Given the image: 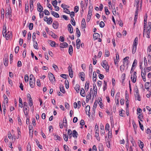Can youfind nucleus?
<instances>
[{"label": "nucleus", "mask_w": 151, "mask_h": 151, "mask_svg": "<svg viewBox=\"0 0 151 151\" xmlns=\"http://www.w3.org/2000/svg\"><path fill=\"white\" fill-rule=\"evenodd\" d=\"M12 9L11 7L9 6L7 9H6L5 17L6 18L11 19L12 17Z\"/></svg>", "instance_id": "1"}, {"label": "nucleus", "mask_w": 151, "mask_h": 151, "mask_svg": "<svg viewBox=\"0 0 151 151\" xmlns=\"http://www.w3.org/2000/svg\"><path fill=\"white\" fill-rule=\"evenodd\" d=\"M101 64L102 67L106 69V71L108 72L109 69V66L108 65L106 61L105 60H104L101 62Z\"/></svg>", "instance_id": "2"}, {"label": "nucleus", "mask_w": 151, "mask_h": 151, "mask_svg": "<svg viewBox=\"0 0 151 151\" xmlns=\"http://www.w3.org/2000/svg\"><path fill=\"white\" fill-rule=\"evenodd\" d=\"M44 20L48 24H51L52 22V18L50 17L48 18L47 16L44 17Z\"/></svg>", "instance_id": "3"}, {"label": "nucleus", "mask_w": 151, "mask_h": 151, "mask_svg": "<svg viewBox=\"0 0 151 151\" xmlns=\"http://www.w3.org/2000/svg\"><path fill=\"white\" fill-rule=\"evenodd\" d=\"M48 77L50 81L52 82H54L55 81V79L54 76L53 74L51 73H48Z\"/></svg>", "instance_id": "4"}, {"label": "nucleus", "mask_w": 151, "mask_h": 151, "mask_svg": "<svg viewBox=\"0 0 151 151\" xmlns=\"http://www.w3.org/2000/svg\"><path fill=\"white\" fill-rule=\"evenodd\" d=\"M137 73L136 72H134L132 75L131 76V79L133 83H135L136 81L137 76Z\"/></svg>", "instance_id": "5"}, {"label": "nucleus", "mask_w": 151, "mask_h": 151, "mask_svg": "<svg viewBox=\"0 0 151 151\" xmlns=\"http://www.w3.org/2000/svg\"><path fill=\"white\" fill-rule=\"evenodd\" d=\"M68 70L69 72V75L70 78H72L73 77V71L72 70V67L70 66L68 67Z\"/></svg>", "instance_id": "6"}, {"label": "nucleus", "mask_w": 151, "mask_h": 151, "mask_svg": "<svg viewBox=\"0 0 151 151\" xmlns=\"http://www.w3.org/2000/svg\"><path fill=\"white\" fill-rule=\"evenodd\" d=\"M37 10L38 12H41L42 11L43 7L39 2L37 3Z\"/></svg>", "instance_id": "7"}, {"label": "nucleus", "mask_w": 151, "mask_h": 151, "mask_svg": "<svg viewBox=\"0 0 151 151\" xmlns=\"http://www.w3.org/2000/svg\"><path fill=\"white\" fill-rule=\"evenodd\" d=\"M81 44V40L79 39H77L76 40V48L79 49L80 48V44Z\"/></svg>", "instance_id": "8"}, {"label": "nucleus", "mask_w": 151, "mask_h": 151, "mask_svg": "<svg viewBox=\"0 0 151 151\" xmlns=\"http://www.w3.org/2000/svg\"><path fill=\"white\" fill-rule=\"evenodd\" d=\"M52 27L55 29H57L58 27V23L57 21H54L52 24Z\"/></svg>", "instance_id": "9"}, {"label": "nucleus", "mask_w": 151, "mask_h": 151, "mask_svg": "<svg viewBox=\"0 0 151 151\" xmlns=\"http://www.w3.org/2000/svg\"><path fill=\"white\" fill-rule=\"evenodd\" d=\"M68 30L70 33H72L73 32V29L70 24H69L68 25Z\"/></svg>", "instance_id": "10"}, {"label": "nucleus", "mask_w": 151, "mask_h": 151, "mask_svg": "<svg viewBox=\"0 0 151 151\" xmlns=\"http://www.w3.org/2000/svg\"><path fill=\"white\" fill-rule=\"evenodd\" d=\"M79 76L81 77V79L82 81H84L85 74L84 72H80L79 74Z\"/></svg>", "instance_id": "11"}, {"label": "nucleus", "mask_w": 151, "mask_h": 151, "mask_svg": "<svg viewBox=\"0 0 151 151\" xmlns=\"http://www.w3.org/2000/svg\"><path fill=\"white\" fill-rule=\"evenodd\" d=\"M6 24H4V25L3 27V36L4 37V35H5V34H6L7 33H6Z\"/></svg>", "instance_id": "12"}, {"label": "nucleus", "mask_w": 151, "mask_h": 151, "mask_svg": "<svg viewBox=\"0 0 151 151\" xmlns=\"http://www.w3.org/2000/svg\"><path fill=\"white\" fill-rule=\"evenodd\" d=\"M81 26L83 28H86V22L85 21V19L84 18H83L81 21Z\"/></svg>", "instance_id": "13"}, {"label": "nucleus", "mask_w": 151, "mask_h": 151, "mask_svg": "<svg viewBox=\"0 0 151 151\" xmlns=\"http://www.w3.org/2000/svg\"><path fill=\"white\" fill-rule=\"evenodd\" d=\"M68 45V44L65 42H63L61 43L60 45V48H63L64 47H67Z\"/></svg>", "instance_id": "14"}, {"label": "nucleus", "mask_w": 151, "mask_h": 151, "mask_svg": "<svg viewBox=\"0 0 151 151\" xmlns=\"http://www.w3.org/2000/svg\"><path fill=\"white\" fill-rule=\"evenodd\" d=\"M85 109L86 114L90 116V115L89 114V111L90 110V106L89 105L87 106L86 107Z\"/></svg>", "instance_id": "15"}, {"label": "nucleus", "mask_w": 151, "mask_h": 151, "mask_svg": "<svg viewBox=\"0 0 151 151\" xmlns=\"http://www.w3.org/2000/svg\"><path fill=\"white\" fill-rule=\"evenodd\" d=\"M35 80H30L29 82V85L32 88H34L35 85Z\"/></svg>", "instance_id": "16"}, {"label": "nucleus", "mask_w": 151, "mask_h": 151, "mask_svg": "<svg viewBox=\"0 0 151 151\" xmlns=\"http://www.w3.org/2000/svg\"><path fill=\"white\" fill-rule=\"evenodd\" d=\"M81 95L83 97H85L86 96V94L85 91L83 88H81L80 92Z\"/></svg>", "instance_id": "17"}, {"label": "nucleus", "mask_w": 151, "mask_h": 151, "mask_svg": "<svg viewBox=\"0 0 151 151\" xmlns=\"http://www.w3.org/2000/svg\"><path fill=\"white\" fill-rule=\"evenodd\" d=\"M73 48L71 45H70L69 46L68 52L70 55H72L73 54Z\"/></svg>", "instance_id": "18"}, {"label": "nucleus", "mask_w": 151, "mask_h": 151, "mask_svg": "<svg viewBox=\"0 0 151 151\" xmlns=\"http://www.w3.org/2000/svg\"><path fill=\"white\" fill-rule=\"evenodd\" d=\"M150 31L151 30H150L149 29H148V30L147 29L146 31L145 30V34L147 37L148 38H150Z\"/></svg>", "instance_id": "19"}, {"label": "nucleus", "mask_w": 151, "mask_h": 151, "mask_svg": "<svg viewBox=\"0 0 151 151\" xmlns=\"http://www.w3.org/2000/svg\"><path fill=\"white\" fill-rule=\"evenodd\" d=\"M130 142H131L132 144V146H134L136 145L135 141L134 140V139L132 136H130Z\"/></svg>", "instance_id": "20"}, {"label": "nucleus", "mask_w": 151, "mask_h": 151, "mask_svg": "<svg viewBox=\"0 0 151 151\" xmlns=\"http://www.w3.org/2000/svg\"><path fill=\"white\" fill-rule=\"evenodd\" d=\"M51 12L52 14L56 18H58L59 17V15L57 13L53 11H52Z\"/></svg>", "instance_id": "21"}, {"label": "nucleus", "mask_w": 151, "mask_h": 151, "mask_svg": "<svg viewBox=\"0 0 151 151\" xmlns=\"http://www.w3.org/2000/svg\"><path fill=\"white\" fill-rule=\"evenodd\" d=\"M27 107H26V108H23L24 113L26 117H27V116L28 114V110H27Z\"/></svg>", "instance_id": "22"}, {"label": "nucleus", "mask_w": 151, "mask_h": 151, "mask_svg": "<svg viewBox=\"0 0 151 151\" xmlns=\"http://www.w3.org/2000/svg\"><path fill=\"white\" fill-rule=\"evenodd\" d=\"M100 37V35L99 34L97 33H95L93 34V38L95 40L97 39L98 38Z\"/></svg>", "instance_id": "23"}, {"label": "nucleus", "mask_w": 151, "mask_h": 151, "mask_svg": "<svg viewBox=\"0 0 151 151\" xmlns=\"http://www.w3.org/2000/svg\"><path fill=\"white\" fill-rule=\"evenodd\" d=\"M125 78V73H123L122 75L121 78V81L122 83H124V81Z\"/></svg>", "instance_id": "24"}, {"label": "nucleus", "mask_w": 151, "mask_h": 151, "mask_svg": "<svg viewBox=\"0 0 151 151\" xmlns=\"http://www.w3.org/2000/svg\"><path fill=\"white\" fill-rule=\"evenodd\" d=\"M12 33L10 32V34H9V32H8L6 34L4 35V37H6V40H8L10 38V35H12Z\"/></svg>", "instance_id": "25"}, {"label": "nucleus", "mask_w": 151, "mask_h": 151, "mask_svg": "<svg viewBox=\"0 0 151 151\" xmlns=\"http://www.w3.org/2000/svg\"><path fill=\"white\" fill-rule=\"evenodd\" d=\"M92 7L89 6V11L88 12V15L90 16H91L92 12Z\"/></svg>", "instance_id": "26"}, {"label": "nucleus", "mask_w": 151, "mask_h": 151, "mask_svg": "<svg viewBox=\"0 0 151 151\" xmlns=\"http://www.w3.org/2000/svg\"><path fill=\"white\" fill-rule=\"evenodd\" d=\"M138 43V39L137 37H136L133 42V45L136 46H137Z\"/></svg>", "instance_id": "27"}, {"label": "nucleus", "mask_w": 151, "mask_h": 151, "mask_svg": "<svg viewBox=\"0 0 151 151\" xmlns=\"http://www.w3.org/2000/svg\"><path fill=\"white\" fill-rule=\"evenodd\" d=\"M77 132L75 130L73 131V137L77 138L78 136Z\"/></svg>", "instance_id": "28"}, {"label": "nucleus", "mask_w": 151, "mask_h": 151, "mask_svg": "<svg viewBox=\"0 0 151 151\" xmlns=\"http://www.w3.org/2000/svg\"><path fill=\"white\" fill-rule=\"evenodd\" d=\"M98 148L99 151H103V146L101 143L99 144Z\"/></svg>", "instance_id": "29"}, {"label": "nucleus", "mask_w": 151, "mask_h": 151, "mask_svg": "<svg viewBox=\"0 0 151 151\" xmlns=\"http://www.w3.org/2000/svg\"><path fill=\"white\" fill-rule=\"evenodd\" d=\"M96 73L95 72H94L93 74V82H95L96 81Z\"/></svg>", "instance_id": "30"}, {"label": "nucleus", "mask_w": 151, "mask_h": 151, "mask_svg": "<svg viewBox=\"0 0 151 151\" xmlns=\"http://www.w3.org/2000/svg\"><path fill=\"white\" fill-rule=\"evenodd\" d=\"M150 83L149 82H147L145 83V88L147 89V90H148V89H149V87H150Z\"/></svg>", "instance_id": "31"}, {"label": "nucleus", "mask_w": 151, "mask_h": 151, "mask_svg": "<svg viewBox=\"0 0 151 151\" xmlns=\"http://www.w3.org/2000/svg\"><path fill=\"white\" fill-rule=\"evenodd\" d=\"M79 85L78 84H76L75 87V89L77 93H78L79 91Z\"/></svg>", "instance_id": "32"}, {"label": "nucleus", "mask_w": 151, "mask_h": 151, "mask_svg": "<svg viewBox=\"0 0 151 151\" xmlns=\"http://www.w3.org/2000/svg\"><path fill=\"white\" fill-rule=\"evenodd\" d=\"M89 87V83L86 82L85 84V89L87 91H88Z\"/></svg>", "instance_id": "33"}, {"label": "nucleus", "mask_w": 151, "mask_h": 151, "mask_svg": "<svg viewBox=\"0 0 151 151\" xmlns=\"http://www.w3.org/2000/svg\"><path fill=\"white\" fill-rule=\"evenodd\" d=\"M76 34L77 35V37H79L81 35V33L79 29L78 28H76Z\"/></svg>", "instance_id": "34"}, {"label": "nucleus", "mask_w": 151, "mask_h": 151, "mask_svg": "<svg viewBox=\"0 0 151 151\" xmlns=\"http://www.w3.org/2000/svg\"><path fill=\"white\" fill-rule=\"evenodd\" d=\"M137 46L133 45L132 46V54H134L135 53L136 50Z\"/></svg>", "instance_id": "35"}, {"label": "nucleus", "mask_w": 151, "mask_h": 151, "mask_svg": "<svg viewBox=\"0 0 151 151\" xmlns=\"http://www.w3.org/2000/svg\"><path fill=\"white\" fill-rule=\"evenodd\" d=\"M95 137H96V139L99 141H100V139L99 137V132H95Z\"/></svg>", "instance_id": "36"}, {"label": "nucleus", "mask_w": 151, "mask_h": 151, "mask_svg": "<svg viewBox=\"0 0 151 151\" xmlns=\"http://www.w3.org/2000/svg\"><path fill=\"white\" fill-rule=\"evenodd\" d=\"M58 3V1L56 0H55L52 1V4L54 6H57Z\"/></svg>", "instance_id": "37"}, {"label": "nucleus", "mask_w": 151, "mask_h": 151, "mask_svg": "<svg viewBox=\"0 0 151 151\" xmlns=\"http://www.w3.org/2000/svg\"><path fill=\"white\" fill-rule=\"evenodd\" d=\"M63 137L65 141L66 142L68 141V137L66 134H63Z\"/></svg>", "instance_id": "38"}, {"label": "nucleus", "mask_w": 151, "mask_h": 151, "mask_svg": "<svg viewBox=\"0 0 151 151\" xmlns=\"http://www.w3.org/2000/svg\"><path fill=\"white\" fill-rule=\"evenodd\" d=\"M60 91L63 93H65V91L64 89V87L63 86H60Z\"/></svg>", "instance_id": "39"}, {"label": "nucleus", "mask_w": 151, "mask_h": 151, "mask_svg": "<svg viewBox=\"0 0 151 151\" xmlns=\"http://www.w3.org/2000/svg\"><path fill=\"white\" fill-rule=\"evenodd\" d=\"M124 113L125 111L123 110H122L119 111V115L121 116L124 117Z\"/></svg>", "instance_id": "40"}, {"label": "nucleus", "mask_w": 151, "mask_h": 151, "mask_svg": "<svg viewBox=\"0 0 151 151\" xmlns=\"http://www.w3.org/2000/svg\"><path fill=\"white\" fill-rule=\"evenodd\" d=\"M50 45L52 47H55V43L54 41H53L51 40H50Z\"/></svg>", "instance_id": "41"}, {"label": "nucleus", "mask_w": 151, "mask_h": 151, "mask_svg": "<svg viewBox=\"0 0 151 151\" xmlns=\"http://www.w3.org/2000/svg\"><path fill=\"white\" fill-rule=\"evenodd\" d=\"M139 141L140 143L139 144V145L140 147V148L141 149H142L143 148L144 146L143 143L140 140Z\"/></svg>", "instance_id": "42"}, {"label": "nucleus", "mask_w": 151, "mask_h": 151, "mask_svg": "<svg viewBox=\"0 0 151 151\" xmlns=\"http://www.w3.org/2000/svg\"><path fill=\"white\" fill-rule=\"evenodd\" d=\"M33 46L34 48L36 49H38L39 48L38 46V44L37 42H35V43H34Z\"/></svg>", "instance_id": "43"}, {"label": "nucleus", "mask_w": 151, "mask_h": 151, "mask_svg": "<svg viewBox=\"0 0 151 151\" xmlns=\"http://www.w3.org/2000/svg\"><path fill=\"white\" fill-rule=\"evenodd\" d=\"M25 11L27 12L29 11V4L28 3H26L25 6Z\"/></svg>", "instance_id": "44"}, {"label": "nucleus", "mask_w": 151, "mask_h": 151, "mask_svg": "<svg viewBox=\"0 0 151 151\" xmlns=\"http://www.w3.org/2000/svg\"><path fill=\"white\" fill-rule=\"evenodd\" d=\"M52 67L53 68L55 69V70L56 71H57L59 70L58 68L56 65L53 64L52 65Z\"/></svg>", "instance_id": "45"}, {"label": "nucleus", "mask_w": 151, "mask_h": 151, "mask_svg": "<svg viewBox=\"0 0 151 151\" xmlns=\"http://www.w3.org/2000/svg\"><path fill=\"white\" fill-rule=\"evenodd\" d=\"M147 22H144V30H143V37L145 35V29L146 28V26L147 24Z\"/></svg>", "instance_id": "46"}, {"label": "nucleus", "mask_w": 151, "mask_h": 151, "mask_svg": "<svg viewBox=\"0 0 151 151\" xmlns=\"http://www.w3.org/2000/svg\"><path fill=\"white\" fill-rule=\"evenodd\" d=\"M63 121L64 124V125H66L67 124V122L66 119L65 117L63 118Z\"/></svg>", "instance_id": "47"}, {"label": "nucleus", "mask_w": 151, "mask_h": 151, "mask_svg": "<svg viewBox=\"0 0 151 151\" xmlns=\"http://www.w3.org/2000/svg\"><path fill=\"white\" fill-rule=\"evenodd\" d=\"M44 13L45 15H49L50 14L49 12L47 9L44 10Z\"/></svg>", "instance_id": "48"}, {"label": "nucleus", "mask_w": 151, "mask_h": 151, "mask_svg": "<svg viewBox=\"0 0 151 151\" xmlns=\"http://www.w3.org/2000/svg\"><path fill=\"white\" fill-rule=\"evenodd\" d=\"M139 0H135V4L136 5V7L138 8L139 5Z\"/></svg>", "instance_id": "49"}, {"label": "nucleus", "mask_w": 151, "mask_h": 151, "mask_svg": "<svg viewBox=\"0 0 151 151\" xmlns=\"http://www.w3.org/2000/svg\"><path fill=\"white\" fill-rule=\"evenodd\" d=\"M144 65L145 67L147 66V60H146V58L145 57L144 58Z\"/></svg>", "instance_id": "50"}, {"label": "nucleus", "mask_w": 151, "mask_h": 151, "mask_svg": "<svg viewBox=\"0 0 151 151\" xmlns=\"http://www.w3.org/2000/svg\"><path fill=\"white\" fill-rule=\"evenodd\" d=\"M95 132H99V127L97 124H96L95 126Z\"/></svg>", "instance_id": "51"}, {"label": "nucleus", "mask_w": 151, "mask_h": 151, "mask_svg": "<svg viewBox=\"0 0 151 151\" xmlns=\"http://www.w3.org/2000/svg\"><path fill=\"white\" fill-rule=\"evenodd\" d=\"M109 126L108 123L106 124V127H105V129L106 130V131H109Z\"/></svg>", "instance_id": "52"}, {"label": "nucleus", "mask_w": 151, "mask_h": 151, "mask_svg": "<svg viewBox=\"0 0 151 151\" xmlns=\"http://www.w3.org/2000/svg\"><path fill=\"white\" fill-rule=\"evenodd\" d=\"M52 35L51 36L54 38H57L58 36L54 33L52 32H51Z\"/></svg>", "instance_id": "53"}, {"label": "nucleus", "mask_w": 151, "mask_h": 151, "mask_svg": "<svg viewBox=\"0 0 151 151\" xmlns=\"http://www.w3.org/2000/svg\"><path fill=\"white\" fill-rule=\"evenodd\" d=\"M60 137L58 135H55V140H60Z\"/></svg>", "instance_id": "54"}, {"label": "nucleus", "mask_w": 151, "mask_h": 151, "mask_svg": "<svg viewBox=\"0 0 151 151\" xmlns=\"http://www.w3.org/2000/svg\"><path fill=\"white\" fill-rule=\"evenodd\" d=\"M29 77L27 75H26L24 76V81L25 82H27L28 81Z\"/></svg>", "instance_id": "55"}, {"label": "nucleus", "mask_w": 151, "mask_h": 151, "mask_svg": "<svg viewBox=\"0 0 151 151\" xmlns=\"http://www.w3.org/2000/svg\"><path fill=\"white\" fill-rule=\"evenodd\" d=\"M74 11L75 12H77L79 10V7L78 6H76L74 8Z\"/></svg>", "instance_id": "56"}, {"label": "nucleus", "mask_w": 151, "mask_h": 151, "mask_svg": "<svg viewBox=\"0 0 151 151\" xmlns=\"http://www.w3.org/2000/svg\"><path fill=\"white\" fill-rule=\"evenodd\" d=\"M19 50V46H17L15 49V52L16 53H17Z\"/></svg>", "instance_id": "57"}, {"label": "nucleus", "mask_w": 151, "mask_h": 151, "mask_svg": "<svg viewBox=\"0 0 151 151\" xmlns=\"http://www.w3.org/2000/svg\"><path fill=\"white\" fill-rule=\"evenodd\" d=\"M137 64V61L136 59H134L132 67H134Z\"/></svg>", "instance_id": "58"}, {"label": "nucleus", "mask_w": 151, "mask_h": 151, "mask_svg": "<svg viewBox=\"0 0 151 151\" xmlns=\"http://www.w3.org/2000/svg\"><path fill=\"white\" fill-rule=\"evenodd\" d=\"M29 129L30 133L31 132H33V128L32 126H31V125L29 126Z\"/></svg>", "instance_id": "59"}, {"label": "nucleus", "mask_w": 151, "mask_h": 151, "mask_svg": "<svg viewBox=\"0 0 151 151\" xmlns=\"http://www.w3.org/2000/svg\"><path fill=\"white\" fill-rule=\"evenodd\" d=\"M104 23L103 22L101 21L99 25L102 28L104 27Z\"/></svg>", "instance_id": "60"}, {"label": "nucleus", "mask_w": 151, "mask_h": 151, "mask_svg": "<svg viewBox=\"0 0 151 151\" xmlns=\"http://www.w3.org/2000/svg\"><path fill=\"white\" fill-rule=\"evenodd\" d=\"M71 23L72 24L73 26H75L76 25V22L75 21L74 19L73 18H72L71 21Z\"/></svg>", "instance_id": "61"}, {"label": "nucleus", "mask_w": 151, "mask_h": 151, "mask_svg": "<svg viewBox=\"0 0 151 151\" xmlns=\"http://www.w3.org/2000/svg\"><path fill=\"white\" fill-rule=\"evenodd\" d=\"M33 24L32 23H30L29 25V29L30 30H32L33 28Z\"/></svg>", "instance_id": "62"}, {"label": "nucleus", "mask_w": 151, "mask_h": 151, "mask_svg": "<svg viewBox=\"0 0 151 151\" xmlns=\"http://www.w3.org/2000/svg\"><path fill=\"white\" fill-rule=\"evenodd\" d=\"M68 77V76L65 74H62L60 75V76L65 79L66 78L67 76Z\"/></svg>", "instance_id": "63"}, {"label": "nucleus", "mask_w": 151, "mask_h": 151, "mask_svg": "<svg viewBox=\"0 0 151 151\" xmlns=\"http://www.w3.org/2000/svg\"><path fill=\"white\" fill-rule=\"evenodd\" d=\"M27 151H31V146L30 145H28L27 147Z\"/></svg>", "instance_id": "64"}]
</instances>
